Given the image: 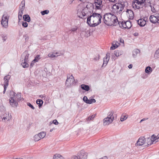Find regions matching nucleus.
I'll return each instance as SVG.
<instances>
[{
	"label": "nucleus",
	"mask_w": 159,
	"mask_h": 159,
	"mask_svg": "<svg viewBox=\"0 0 159 159\" xmlns=\"http://www.w3.org/2000/svg\"><path fill=\"white\" fill-rule=\"evenodd\" d=\"M87 16L88 18L87 22L90 26L95 27L101 23L102 17L100 14L94 12L89 16L88 14Z\"/></svg>",
	"instance_id": "f257e3e1"
},
{
	"label": "nucleus",
	"mask_w": 159,
	"mask_h": 159,
	"mask_svg": "<svg viewBox=\"0 0 159 159\" xmlns=\"http://www.w3.org/2000/svg\"><path fill=\"white\" fill-rule=\"evenodd\" d=\"M151 4L150 0H135L132 3V6L135 9H143L144 7L149 6Z\"/></svg>",
	"instance_id": "f03ea898"
},
{
	"label": "nucleus",
	"mask_w": 159,
	"mask_h": 159,
	"mask_svg": "<svg viewBox=\"0 0 159 159\" xmlns=\"http://www.w3.org/2000/svg\"><path fill=\"white\" fill-rule=\"evenodd\" d=\"M128 5L127 2L119 0L118 3H116L113 6L112 11L114 12H120L123 10L124 7H127Z\"/></svg>",
	"instance_id": "7ed1b4c3"
},
{
	"label": "nucleus",
	"mask_w": 159,
	"mask_h": 159,
	"mask_svg": "<svg viewBox=\"0 0 159 159\" xmlns=\"http://www.w3.org/2000/svg\"><path fill=\"white\" fill-rule=\"evenodd\" d=\"M29 57V54L27 51H25L21 56V60L22 61L21 65L23 68H27L29 67V64L27 63Z\"/></svg>",
	"instance_id": "20e7f679"
},
{
	"label": "nucleus",
	"mask_w": 159,
	"mask_h": 159,
	"mask_svg": "<svg viewBox=\"0 0 159 159\" xmlns=\"http://www.w3.org/2000/svg\"><path fill=\"white\" fill-rule=\"evenodd\" d=\"M113 113L112 111L108 112L107 117L105 118L103 120V124L104 126H106L111 123L114 119V117L113 116Z\"/></svg>",
	"instance_id": "39448f33"
},
{
	"label": "nucleus",
	"mask_w": 159,
	"mask_h": 159,
	"mask_svg": "<svg viewBox=\"0 0 159 159\" xmlns=\"http://www.w3.org/2000/svg\"><path fill=\"white\" fill-rule=\"evenodd\" d=\"M67 79L66 80L65 84L67 87H70L74 83L75 79L72 74L70 75V74H67Z\"/></svg>",
	"instance_id": "423d86ee"
},
{
	"label": "nucleus",
	"mask_w": 159,
	"mask_h": 159,
	"mask_svg": "<svg viewBox=\"0 0 159 159\" xmlns=\"http://www.w3.org/2000/svg\"><path fill=\"white\" fill-rule=\"evenodd\" d=\"M94 7V5L93 4L90 3H88L86 5V7L84 8L81 12L82 16L84 17L85 16H87L88 13H86V10L88 9L90 10L93 9Z\"/></svg>",
	"instance_id": "0eeeda50"
},
{
	"label": "nucleus",
	"mask_w": 159,
	"mask_h": 159,
	"mask_svg": "<svg viewBox=\"0 0 159 159\" xmlns=\"http://www.w3.org/2000/svg\"><path fill=\"white\" fill-rule=\"evenodd\" d=\"M112 16V14L111 13H106L104 16V23L108 25H110V24L111 22V19Z\"/></svg>",
	"instance_id": "6e6552de"
},
{
	"label": "nucleus",
	"mask_w": 159,
	"mask_h": 159,
	"mask_svg": "<svg viewBox=\"0 0 159 159\" xmlns=\"http://www.w3.org/2000/svg\"><path fill=\"white\" fill-rule=\"evenodd\" d=\"M8 19L7 16H5V15H3L2 17L1 21V24L3 27L5 28H7L8 26Z\"/></svg>",
	"instance_id": "1a4fd4ad"
},
{
	"label": "nucleus",
	"mask_w": 159,
	"mask_h": 159,
	"mask_svg": "<svg viewBox=\"0 0 159 159\" xmlns=\"http://www.w3.org/2000/svg\"><path fill=\"white\" fill-rule=\"evenodd\" d=\"M9 103L10 105L12 107L16 108L18 105V102L12 95H10V98L9 99Z\"/></svg>",
	"instance_id": "9d476101"
},
{
	"label": "nucleus",
	"mask_w": 159,
	"mask_h": 159,
	"mask_svg": "<svg viewBox=\"0 0 159 159\" xmlns=\"http://www.w3.org/2000/svg\"><path fill=\"white\" fill-rule=\"evenodd\" d=\"M11 76L9 75H7L6 76L4 79V90L3 93H5L6 89L8 85V80L10 79Z\"/></svg>",
	"instance_id": "9b49d317"
},
{
	"label": "nucleus",
	"mask_w": 159,
	"mask_h": 159,
	"mask_svg": "<svg viewBox=\"0 0 159 159\" xmlns=\"http://www.w3.org/2000/svg\"><path fill=\"white\" fill-rule=\"evenodd\" d=\"M10 95H12L14 98H15L17 101H20L21 100V99H23V98H21L20 93H18L16 94L15 92L12 91L11 92Z\"/></svg>",
	"instance_id": "f8f14e48"
},
{
	"label": "nucleus",
	"mask_w": 159,
	"mask_h": 159,
	"mask_svg": "<svg viewBox=\"0 0 159 159\" xmlns=\"http://www.w3.org/2000/svg\"><path fill=\"white\" fill-rule=\"evenodd\" d=\"M93 4L94 6H95V8L97 9H100L102 7L101 0H95V2Z\"/></svg>",
	"instance_id": "ddd939ff"
},
{
	"label": "nucleus",
	"mask_w": 159,
	"mask_h": 159,
	"mask_svg": "<svg viewBox=\"0 0 159 159\" xmlns=\"http://www.w3.org/2000/svg\"><path fill=\"white\" fill-rule=\"evenodd\" d=\"M111 19V22L109 26L116 25L117 24V22H118L117 18V17L114 15L112 14V16Z\"/></svg>",
	"instance_id": "4468645a"
},
{
	"label": "nucleus",
	"mask_w": 159,
	"mask_h": 159,
	"mask_svg": "<svg viewBox=\"0 0 159 159\" xmlns=\"http://www.w3.org/2000/svg\"><path fill=\"white\" fill-rule=\"evenodd\" d=\"M146 139H145L144 137H141L139 138L138 141L136 144L137 145L141 146L143 144L146 143Z\"/></svg>",
	"instance_id": "2eb2a0df"
},
{
	"label": "nucleus",
	"mask_w": 159,
	"mask_h": 159,
	"mask_svg": "<svg viewBox=\"0 0 159 159\" xmlns=\"http://www.w3.org/2000/svg\"><path fill=\"white\" fill-rule=\"evenodd\" d=\"M110 58V54L107 53L106 54V56L103 58V64L102 65V67H105L107 65L108 62Z\"/></svg>",
	"instance_id": "dca6fc26"
},
{
	"label": "nucleus",
	"mask_w": 159,
	"mask_h": 159,
	"mask_svg": "<svg viewBox=\"0 0 159 159\" xmlns=\"http://www.w3.org/2000/svg\"><path fill=\"white\" fill-rule=\"evenodd\" d=\"M78 155L79 159H86L87 158V153L83 151H81Z\"/></svg>",
	"instance_id": "f3484780"
},
{
	"label": "nucleus",
	"mask_w": 159,
	"mask_h": 159,
	"mask_svg": "<svg viewBox=\"0 0 159 159\" xmlns=\"http://www.w3.org/2000/svg\"><path fill=\"white\" fill-rule=\"evenodd\" d=\"M11 114H9V113L7 114H5L2 115V120H4L5 121L6 120L7 121L11 119Z\"/></svg>",
	"instance_id": "a211bd4d"
},
{
	"label": "nucleus",
	"mask_w": 159,
	"mask_h": 159,
	"mask_svg": "<svg viewBox=\"0 0 159 159\" xmlns=\"http://www.w3.org/2000/svg\"><path fill=\"white\" fill-rule=\"evenodd\" d=\"M157 17L155 14L154 15H151L149 17V20L152 23L155 24L157 23Z\"/></svg>",
	"instance_id": "6ab92c4d"
},
{
	"label": "nucleus",
	"mask_w": 159,
	"mask_h": 159,
	"mask_svg": "<svg viewBox=\"0 0 159 159\" xmlns=\"http://www.w3.org/2000/svg\"><path fill=\"white\" fill-rule=\"evenodd\" d=\"M137 23L140 26L142 27L145 26L146 22L145 19H140L137 20Z\"/></svg>",
	"instance_id": "aec40b11"
},
{
	"label": "nucleus",
	"mask_w": 159,
	"mask_h": 159,
	"mask_svg": "<svg viewBox=\"0 0 159 159\" xmlns=\"http://www.w3.org/2000/svg\"><path fill=\"white\" fill-rule=\"evenodd\" d=\"M127 15L129 17L130 19H133L134 18L133 12L131 10L127 9L126 11Z\"/></svg>",
	"instance_id": "412c9836"
},
{
	"label": "nucleus",
	"mask_w": 159,
	"mask_h": 159,
	"mask_svg": "<svg viewBox=\"0 0 159 159\" xmlns=\"http://www.w3.org/2000/svg\"><path fill=\"white\" fill-rule=\"evenodd\" d=\"M146 141L147 142V144L146 145H145V146H148L152 144L154 142L152 139L151 138L150 139L148 138L146 139Z\"/></svg>",
	"instance_id": "4be33fe9"
},
{
	"label": "nucleus",
	"mask_w": 159,
	"mask_h": 159,
	"mask_svg": "<svg viewBox=\"0 0 159 159\" xmlns=\"http://www.w3.org/2000/svg\"><path fill=\"white\" fill-rule=\"evenodd\" d=\"M80 87L82 89L86 91H88L90 89L89 86L87 85L82 84L81 85Z\"/></svg>",
	"instance_id": "5701e85b"
},
{
	"label": "nucleus",
	"mask_w": 159,
	"mask_h": 159,
	"mask_svg": "<svg viewBox=\"0 0 159 159\" xmlns=\"http://www.w3.org/2000/svg\"><path fill=\"white\" fill-rule=\"evenodd\" d=\"M118 24L120 27L123 28L127 29L126 22L119 21L118 22Z\"/></svg>",
	"instance_id": "b1692460"
},
{
	"label": "nucleus",
	"mask_w": 159,
	"mask_h": 159,
	"mask_svg": "<svg viewBox=\"0 0 159 159\" xmlns=\"http://www.w3.org/2000/svg\"><path fill=\"white\" fill-rule=\"evenodd\" d=\"M139 53L140 51L138 49H136L133 51L132 56L134 58H135Z\"/></svg>",
	"instance_id": "393cba45"
},
{
	"label": "nucleus",
	"mask_w": 159,
	"mask_h": 159,
	"mask_svg": "<svg viewBox=\"0 0 159 159\" xmlns=\"http://www.w3.org/2000/svg\"><path fill=\"white\" fill-rule=\"evenodd\" d=\"M23 19L24 20L28 22H30V18L28 14L25 15L23 16Z\"/></svg>",
	"instance_id": "a878e982"
},
{
	"label": "nucleus",
	"mask_w": 159,
	"mask_h": 159,
	"mask_svg": "<svg viewBox=\"0 0 159 159\" xmlns=\"http://www.w3.org/2000/svg\"><path fill=\"white\" fill-rule=\"evenodd\" d=\"M25 9V5L24 4V6H22L20 10L19 11V12L18 15L20 16V19H22V16L23 14V11Z\"/></svg>",
	"instance_id": "bb28decb"
},
{
	"label": "nucleus",
	"mask_w": 159,
	"mask_h": 159,
	"mask_svg": "<svg viewBox=\"0 0 159 159\" xmlns=\"http://www.w3.org/2000/svg\"><path fill=\"white\" fill-rule=\"evenodd\" d=\"M122 52L116 50L114 52V55L116 57H119L122 54Z\"/></svg>",
	"instance_id": "cd10ccee"
},
{
	"label": "nucleus",
	"mask_w": 159,
	"mask_h": 159,
	"mask_svg": "<svg viewBox=\"0 0 159 159\" xmlns=\"http://www.w3.org/2000/svg\"><path fill=\"white\" fill-rule=\"evenodd\" d=\"M54 159H64V157L59 154H56L54 157Z\"/></svg>",
	"instance_id": "c85d7f7f"
},
{
	"label": "nucleus",
	"mask_w": 159,
	"mask_h": 159,
	"mask_svg": "<svg viewBox=\"0 0 159 159\" xmlns=\"http://www.w3.org/2000/svg\"><path fill=\"white\" fill-rule=\"evenodd\" d=\"M151 139H153L154 141L156 140H157V142L159 141V134L157 136H155L154 134L152 135Z\"/></svg>",
	"instance_id": "c756f323"
},
{
	"label": "nucleus",
	"mask_w": 159,
	"mask_h": 159,
	"mask_svg": "<svg viewBox=\"0 0 159 159\" xmlns=\"http://www.w3.org/2000/svg\"><path fill=\"white\" fill-rule=\"evenodd\" d=\"M40 139L43 138L46 135V133L45 132H41L38 134Z\"/></svg>",
	"instance_id": "7c9ffc66"
},
{
	"label": "nucleus",
	"mask_w": 159,
	"mask_h": 159,
	"mask_svg": "<svg viewBox=\"0 0 159 159\" xmlns=\"http://www.w3.org/2000/svg\"><path fill=\"white\" fill-rule=\"evenodd\" d=\"M36 103L37 104L39 105V108H40L41 107H42L43 103V100L41 99H38L36 100Z\"/></svg>",
	"instance_id": "2f4dec72"
},
{
	"label": "nucleus",
	"mask_w": 159,
	"mask_h": 159,
	"mask_svg": "<svg viewBox=\"0 0 159 159\" xmlns=\"http://www.w3.org/2000/svg\"><path fill=\"white\" fill-rule=\"evenodd\" d=\"M152 71V68L150 66H148L146 67L145 69V72L147 74L150 73Z\"/></svg>",
	"instance_id": "473e14b6"
},
{
	"label": "nucleus",
	"mask_w": 159,
	"mask_h": 159,
	"mask_svg": "<svg viewBox=\"0 0 159 159\" xmlns=\"http://www.w3.org/2000/svg\"><path fill=\"white\" fill-rule=\"evenodd\" d=\"M57 54H58V53H57V52L55 53H54L52 54H49L48 55V56L49 57H57L58 56L60 55H59V54L58 55H57Z\"/></svg>",
	"instance_id": "72a5a7b5"
},
{
	"label": "nucleus",
	"mask_w": 159,
	"mask_h": 159,
	"mask_svg": "<svg viewBox=\"0 0 159 159\" xmlns=\"http://www.w3.org/2000/svg\"><path fill=\"white\" fill-rule=\"evenodd\" d=\"M126 23L127 29H129L131 27L132 25L131 24V23L130 21H126Z\"/></svg>",
	"instance_id": "f704fd0d"
},
{
	"label": "nucleus",
	"mask_w": 159,
	"mask_h": 159,
	"mask_svg": "<svg viewBox=\"0 0 159 159\" xmlns=\"http://www.w3.org/2000/svg\"><path fill=\"white\" fill-rule=\"evenodd\" d=\"M40 139L38 134H36L34 136V140L35 141H37Z\"/></svg>",
	"instance_id": "c9c22d12"
},
{
	"label": "nucleus",
	"mask_w": 159,
	"mask_h": 159,
	"mask_svg": "<svg viewBox=\"0 0 159 159\" xmlns=\"http://www.w3.org/2000/svg\"><path fill=\"white\" fill-rule=\"evenodd\" d=\"M49 11L48 10L43 11L41 12V13L42 15L43 16L45 14H47L49 13Z\"/></svg>",
	"instance_id": "e433bc0d"
},
{
	"label": "nucleus",
	"mask_w": 159,
	"mask_h": 159,
	"mask_svg": "<svg viewBox=\"0 0 159 159\" xmlns=\"http://www.w3.org/2000/svg\"><path fill=\"white\" fill-rule=\"evenodd\" d=\"M2 38V40L3 41V42H5L6 41V39H7V35L6 34H2L1 35Z\"/></svg>",
	"instance_id": "4c0bfd02"
},
{
	"label": "nucleus",
	"mask_w": 159,
	"mask_h": 159,
	"mask_svg": "<svg viewBox=\"0 0 159 159\" xmlns=\"http://www.w3.org/2000/svg\"><path fill=\"white\" fill-rule=\"evenodd\" d=\"M127 118V117L126 116L122 115L120 118V121H123L126 120Z\"/></svg>",
	"instance_id": "58836bf2"
},
{
	"label": "nucleus",
	"mask_w": 159,
	"mask_h": 159,
	"mask_svg": "<svg viewBox=\"0 0 159 159\" xmlns=\"http://www.w3.org/2000/svg\"><path fill=\"white\" fill-rule=\"evenodd\" d=\"M100 56L99 54L95 56V57L93 58V60L95 61H97L99 60L100 59Z\"/></svg>",
	"instance_id": "ea45409f"
},
{
	"label": "nucleus",
	"mask_w": 159,
	"mask_h": 159,
	"mask_svg": "<svg viewBox=\"0 0 159 159\" xmlns=\"http://www.w3.org/2000/svg\"><path fill=\"white\" fill-rule=\"evenodd\" d=\"M83 100L85 102L88 104L89 99H88L87 97L86 96H84V97Z\"/></svg>",
	"instance_id": "a19ab883"
},
{
	"label": "nucleus",
	"mask_w": 159,
	"mask_h": 159,
	"mask_svg": "<svg viewBox=\"0 0 159 159\" xmlns=\"http://www.w3.org/2000/svg\"><path fill=\"white\" fill-rule=\"evenodd\" d=\"M155 57L158 58L159 57V49L157 50L155 54Z\"/></svg>",
	"instance_id": "79ce46f5"
},
{
	"label": "nucleus",
	"mask_w": 159,
	"mask_h": 159,
	"mask_svg": "<svg viewBox=\"0 0 159 159\" xmlns=\"http://www.w3.org/2000/svg\"><path fill=\"white\" fill-rule=\"evenodd\" d=\"M96 102V100L94 99H91L90 100H89L88 104H90L92 103H94Z\"/></svg>",
	"instance_id": "37998d69"
},
{
	"label": "nucleus",
	"mask_w": 159,
	"mask_h": 159,
	"mask_svg": "<svg viewBox=\"0 0 159 159\" xmlns=\"http://www.w3.org/2000/svg\"><path fill=\"white\" fill-rule=\"evenodd\" d=\"M40 58V55H37L36 56V57H35L34 59L33 60L34 61H35V62H37L38 61V60Z\"/></svg>",
	"instance_id": "c03bdc74"
},
{
	"label": "nucleus",
	"mask_w": 159,
	"mask_h": 159,
	"mask_svg": "<svg viewBox=\"0 0 159 159\" xmlns=\"http://www.w3.org/2000/svg\"><path fill=\"white\" fill-rule=\"evenodd\" d=\"M22 25L24 27H27L28 26V24L26 22L23 21L22 23Z\"/></svg>",
	"instance_id": "a18cd8bd"
},
{
	"label": "nucleus",
	"mask_w": 159,
	"mask_h": 159,
	"mask_svg": "<svg viewBox=\"0 0 159 159\" xmlns=\"http://www.w3.org/2000/svg\"><path fill=\"white\" fill-rule=\"evenodd\" d=\"M27 106H29L32 109L34 110L35 109L34 107L30 103L27 102Z\"/></svg>",
	"instance_id": "49530a36"
},
{
	"label": "nucleus",
	"mask_w": 159,
	"mask_h": 159,
	"mask_svg": "<svg viewBox=\"0 0 159 159\" xmlns=\"http://www.w3.org/2000/svg\"><path fill=\"white\" fill-rule=\"evenodd\" d=\"M118 47L116 45H112V46L110 48L111 50H114L116 49Z\"/></svg>",
	"instance_id": "de8ad7c7"
},
{
	"label": "nucleus",
	"mask_w": 159,
	"mask_h": 159,
	"mask_svg": "<svg viewBox=\"0 0 159 159\" xmlns=\"http://www.w3.org/2000/svg\"><path fill=\"white\" fill-rule=\"evenodd\" d=\"M149 6L151 7L152 11L153 12H156V10L154 7H152L151 5H149Z\"/></svg>",
	"instance_id": "09e8293b"
},
{
	"label": "nucleus",
	"mask_w": 159,
	"mask_h": 159,
	"mask_svg": "<svg viewBox=\"0 0 159 159\" xmlns=\"http://www.w3.org/2000/svg\"><path fill=\"white\" fill-rule=\"evenodd\" d=\"M71 159H79L78 155V156H73L71 157Z\"/></svg>",
	"instance_id": "8fccbe9b"
},
{
	"label": "nucleus",
	"mask_w": 159,
	"mask_h": 159,
	"mask_svg": "<svg viewBox=\"0 0 159 159\" xmlns=\"http://www.w3.org/2000/svg\"><path fill=\"white\" fill-rule=\"evenodd\" d=\"M52 123L55 125H57L58 124V121L56 120H53Z\"/></svg>",
	"instance_id": "3c124183"
},
{
	"label": "nucleus",
	"mask_w": 159,
	"mask_h": 159,
	"mask_svg": "<svg viewBox=\"0 0 159 159\" xmlns=\"http://www.w3.org/2000/svg\"><path fill=\"white\" fill-rule=\"evenodd\" d=\"M156 16L157 17V23H159V14H156Z\"/></svg>",
	"instance_id": "603ef678"
},
{
	"label": "nucleus",
	"mask_w": 159,
	"mask_h": 159,
	"mask_svg": "<svg viewBox=\"0 0 159 159\" xmlns=\"http://www.w3.org/2000/svg\"><path fill=\"white\" fill-rule=\"evenodd\" d=\"M95 117V115H92L91 116H90L88 118V119L89 120H92L93 118H94Z\"/></svg>",
	"instance_id": "864d4df0"
},
{
	"label": "nucleus",
	"mask_w": 159,
	"mask_h": 159,
	"mask_svg": "<svg viewBox=\"0 0 159 159\" xmlns=\"http://www.w3.org/2000/svg\"><path fill=\"white\" fill-rule=\"evenodd\" d=\"M77 29V28L76 27H75V28H72V29L71 30V31H76Z\"/></svg>",
	"instance_id": "5fc2aeb1"
},
{
	"label": "nucleus",
	"mask_w": 159,
	"mask_h": 159,
	"mask_svg": "<svg viewBox=\"0 0 159 159\" xmlns=\"http://www.w3.org/2000/svg\"><path fill=\"white\" fill-rule=\"evenodd\" d=\"M35 61H34V60H33L32 62H31V63H30V68H31L32 67H33V65H34V62Z\"/></svg>",
	"instance_id": "6e6d98bb"
},
{
	"label": "nucleus",
	"mask_w": 159,
	"mask_h": 159,
	"mask_svg": "<svg viewBox=\"0 0 159 159\" xmlns=\"http://www.w3.org/2000/svg\"><path fill=\"white\" fill-rule=\"evenodd\" d=\"M148 118H143V119H142L140 122V123H141V122L142 121H143L144 120H147Z\"/></svg>",
	"instance_id": "4d7b16f0"
},
{
	"label": "nucleus",
	"mask_w": 159,
	"mask_h": 159,
	"mask_svg": "<svg viewBox=\"0 0 159 159\" xmlns=\"http://www.w3.org/2000/svg\"><path fill=\"white\" fill-rule=\"evenodd\" d=\"M120 42L121 43H122L123 44H124V40L122 39H120Z\"/></svg>",
	"instance_id": "13d9d810"
},
{
	"label": "nucleus",
	"mask_w": 159,
	"mask_h": 159,
	"mask_svg": "<svg viewBox=\"0 0 159 159\" xmlns=\"http://www.w3.org/2000/svg\"><path fill=\"white\" fill-rule=\"evenodd\" d=\"M24 5H25V1L23 0L21 2V4H22V6H24Z\"/></svg>",
	"instance_id": "bf43d9fd"
},
{
	"label": "nucleus",
	"mask_w": 159,
	"mask_h": 159,
	"mask_svg": "<svg viewBox=\"0 0 159 159\" xmlns=\"http://www.w3.org/2000/svg\"><path fill=\"white\" fill-rule=\"evenodd\" d=\"M133 67V65L132 64H130L129 66H128V67L129 68V69H131V68H132V67Z\"/></svg>",
	"instance_id": "052dcab7"
},
{
	"label": "nucleus",
	"mask_w": 159,
	"mask_h": 159,
	"mask_svg": "<svg viewBox=\"0 0 159 159\" xmlns=\"http://www.w3.org/2000/svg\"><path fill=\"white\" fill-rule=\"evenodd\" d=\"M109 0L110 2H116V0Z\"/></svg>",
	"instance_id": "680f3d73"
},
{
	"label": "nucleus",
	"mask_w": 159,
	"mask_h": 159,
	"mask_svg": "<svg viewBox=\"0 0 159 159\" xmlns=\"http://www.w3.org/2000/svg\"><path fill=\"white\" fill-rule=\"evenodd\" d=\"M3 3L0 1V7L3 6Z\"/></svg>",
	"instance_id": "e2e57ef3"
},
{
	"label": "nucleus",
	"mask_w": 159,
	"mask_h": 159,
	"mask_svg": "<svg viewBox=\"0 0 159 159\" xmlns=\"http://www.w3.org/2000/svg\"><path fill=\"white\" fill-rule=\"evenodd\" d=\"M138 34L137 33H134V35L135 36H138Z\"/></svg>",
	"instance_id": "0e129e2a"
},
{
	"label": "nucleus",
	"mask_w": 159,
	"mask_h": 159,
	"mask_svg": "<svg viewBox=\"0 0 159 159\" xmlns=\"http://www.w3.org/2000/svg\"><path fill=\"white\" fill-rule=\"evenodd\" d=\"M91 12H93V10L92 11H89V14H91Z\"/></svg>",
	"instance_id": "69168bd1"
},
{
	"label": "nucleus",
	"mask_w": 159,
	"mask_h": 159,
	"mask_svg": "<svg viewBox=\"0 0 159 159\" xmlns=\"http://www.w3.org/2000/svg\"><path fill=\"white\" fill-rule=\"evenodd\" d=\"M20 16L18 15V19H19V21H20V20H21L22 19H20Z\"/></svg>",
	"instance_id": "338daca9"
},
{
	"label": "nucleus",
	"mask_w": 159,
	"mask_h": 159,
	"mask_svg": "<svg viewBox=\"0 0 159 159\" xmlns=\"http://www.w3.org/2000/svg\"><path fill=\"white\" fill-rule=\"evenodd\" d=\"M53 130V129H50V132H52V131Z\"/></svg>",
	"instance_id": "774afa93"
}]
</instances>
